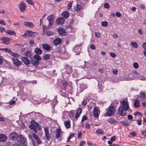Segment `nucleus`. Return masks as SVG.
<instances>
[{"mask_svg":"<svg viewBox=\"0 0 146 146\" xmlns=\"http://www.w3.org/2000/svg\"><path fill=\"white\" fill-rule=\"evenodd\" d=\"M121 105L118 109V112L119 115L123 116L126 115L125 111L129 109V103L127 101L122 100L121 102Z\"/></svg>","mask_w":146,"mask_h":146,"instance_id":"nucleus-1","label":"nucleus"},{"mask_svg":"<svg viewBox=\"0 0 146 146\" xmlns=\"http://www.w3.org/2000/svg\"><path fill=\"white\" fill-rule=\"evenodd\" d=\"M115 112V109L113 106H110L107 109L105 116H111L113 115Z\"/></svg>","mask_w":146,"mask_h":146,"instance_id":"nucleus-2","label":"nucleus"},{"mask_svg":"<svg viewBox=\"0 0 146 146\" xmlns=\"http://www.w3.org/2000/svg\"><path fill=\"white\" fill-rule=\"evenodd\" d=\"M17 140L18 143L16 144L17 146V144L25 143L26 141V139L25 137L21 135H18L17 137Z\"/></svg>","mask_w":146,"mask_h":146,"instance_id":"nucleus-3","label":"nucleus"},{"mask_svg":"<svg viewBox=\"0 0 146 146\" xmlns=\"http://www.w3.org/2000/svg\"><path fill=\"white\" fill-rule=\"evenodd\" d=\"M53 17L54 15H51L48 16L47 18V19L49 22V26L48 27V29L50 28L52 26L54 22Z\"/></svg>","mask_w":146,"mask_h":146,"instance_id":"nucleus-4","label":"nucleus"},{"mask_svg":"<svg viewBox=\"0 0 146 146\" xmlns=\"http://www.w3.org/2000/svg\"><path fill=\"white\" fill-rule=\"evenodd\" d=\"M45 131V136L47 140L50 141L51 138V135L50 134L49 130L47 127H46L44 129Z\"/></svg>","mask_w":146,"mask_h":146,"instance_id":"nucleus-5","label":"nucleus"},{"mask_svg":"<svg viewBox=\"0 0 146 146\" xmlns=\"http://www.w3.org/2000/svg\"><path fill=\"white\" fill-rule=\"evenodd\" d=\"M10 39L9 38L6 37H2L0 39V40L2 41V43L6 45L9 43Z\"/></svg>","mask_w":146,"mask_h":146,"instance_id":"nucleus-6","label":"nucleus"},{"mask_svg":"<svg viewBox=\"0 0 146 146\" xmlns=\"http://www.w3.org/2000/svg\"><path fill=\"white\" fill-rule=\"evenodd\" d=\"M81 46V44L80 45H77L74 48V51L78 55H79L80 54Z\"/></svg>","mask_w":146,"mask_h":146,"instance_id":"nucleus-7","label":"nucleus"},{"mask_svg":"<svg viewBox=\"0 0 146 146\" xmlns=\"http://www.w3.org/2000/svg\"><path fill=\"white\" fill-rule=\"evenodd\" d=\"M12 60L13 62V64L17 66H20L21 65V62L17 58H13Z\"/></svg>","mask_w":146,"mask_h":146,"instance_id":"nucleus-8","label":"nucleus"},{"mask_svg":"<svg viewBox=\"0 0 146 146\" xmlns=\"http://www.w3.org/2000/svg\"><path fill=\"white\" fill-rule=\"evenodd\" d=\"M19 8L20 11L22 12H23L26 9V6L25 3L23 2H21V3L19 5Z\"/></svg>","mask_w":146,"mask_h":146,"instance_id":"nucleus-9","label":"nucleus"},{"mask_svg":"<svg viewBox=\"0 0 146 146\" xmlns=\"http://www.w3.org/2000/svg\"><path fill=\"white\" fill-rule=\"evenodd\" d=\"M64 69L66 72L68 74H71L72 71V67L68 65H66L65 66Z\"/></svg>","mask_w":146,"mask_h":146,"instance_id":"nucleus-10","label":"nucleus"},{"mask_svg":"<svg viewBox=\"0 0 146 146\" xmlns=\"http://www.w3.org/2000/svg\"><path fill=\"white\" fill-rule=\"evenodd\" d=\"M35 33L32 31L27 30L23 35V36H25V37H28L29 36H33L32 34L34 33Z\"/></svg>","mask_w":146,"mask_h":146,"instance_id":"nucleus-11","label":"nucleus"},{"mask_svg":"<svg viewBox=\"0 0 146 146\" xmlns=\"http://www.w3.org/2000/svg\"><path fill=\"white\" fill-rule=\"evenodd\" d=\"M22 61L26 65H29L30 63V61L28 58L25 57H23L21 58Z\"/></svg>","mask_w":146,"mask_h":146,"instance_id":"nucleus-12","label":"nucleus"},{"mask_svg":"<svg viewBox=\"0 0 146 146\" xmlns=\"http://www.w3.org/2000/svg\"><path fill=\"white\" fill-rule=\"evenodd\" d=\"M65 21V19L63 18H60L57 19L56 22L58 25H62Z\"/></svg>","mask_w":146,"mask_h":146,"instance_id":"nucleus-13","label":"nucleus"},{"mask_svg":"<svg viewBox=\"0 0 146 146\" xmlns=\"http://www.w3.org/2000/svg\"><path fill=\"white\" fill-rule=\"evenodd\" d=\"M31 62L34 66H36L39 64V62L33 58H31Z\"/></svg>","mask_w":146,"mask_h":146,"instance_id":"nucleus-14","label":"nucleus"},{"mask_svg":"<svg viewBox=\"0 0 146 146\" xmlns=\"http://www.w3.org/2000/svg\"><path fill=\"white\" fill-rule=\"evenodd\" d=\"M99 113L100 111H99V113H98V110L97 107H94L93 110V114L94 117H98Z\"/></svg>","mask_w":146,"mask_h":146,"instance_id":"nucleus-15","label":"nucleus"},{"mask_svg":"<svg viewBox=\"0 0 146 146\" xmlns=\"http://www.w3.org/2000/svg\"><path fill=\"white\" fill-rule=\"evenodd\" d=\"M24 24L25 26L31 28H33L34 27V24L31 22L25 21L24 22Z\"/></svg>","mask_w":146,"mask_h":146,"instance_id":"nucleus-16","label":"nucleus"},{"mask_svg":"<svg viewBox=\"0 0 146 146\" xmlns=\"http://www.w3.org/2000/svg\"><path fill=\"white\" fill-rule=\"evenodd\" d=\"M56 137L58 139L61 137V133H62L60 128L56 129Z\"/></svg>","mask_w":146,"mask_h":146,"instance_id":"nucleus-17","label":"nucleus"},{"mask_svg":"<svg viewBox=\"0 0 146 146\" xmlns=\"http://www.w3.org/2000/svg\"><path fill=\"white\" fill-rule=\"evenodd\" d=\"M61 41L62 40L61 39L57 38L54 40L53 42L55 45L57 46L61 43Z\"/></svg>","mask_w":146,"mask_h":146,"instance_id":"nucleus-18","label":"nucleus"},{"mask_svg":"<svg viewBox=\"0 0 146 146\" xmlns=\"http://www.w3.org/2000/svg\"><path fill=\"white\" fill-rule=\"evenodd\" d=\"M82 9V7L81 5L79 4L78 3L75 6L74 10L77 11H78Z\"/></svg>","mask_w":146,"mask_h":146,"instance_id":"nucleus-19","label":"nucleus"},{"mask_svg":"<svg viewBox=\"0 0 146 146\" xmlns=\"http://www.w3.org/2000/svg\"><path fill=\"white\" fill-rule=\"evenodd\" d=\"M7 139V137L5 135L3 134H0V141L2 142H5Z\"/></svg>","mask_w":146,"mask_h":146,"instance_id":"nucleus-20","label":"nucleus"},{"mask_svg":"<svg viewBox=\"0 0 146 146\" xmlns=\"http://www.w3.org/2000/svg\"><path fill=\"white\" fill-rule=\"evenodd\" d=\"M18 135L15 133H13L10 135V139H15L18 137Z\"/></svg>","mask_w":146,"mask_h":146,"instance_id":"nucleus-21","label":"nucleus"},{"mask_svg":"<svg viewBox=\"0 0 146 146\" xmlns=\"http://www.w3.org/2000/svg\"><path fill=\"white\" fill-rule=\"evenodd\" d=\"M43 48L45 50L48 51L51 49V47L47 44H44L42 45Z\"/></svg>","mask_w":146,"mask_h":146,"instance_id":"nucleus-22","label":"nucleus"},{"mask_svg":"<svg viewBox=\"0 0 146 146\" xmlns=\"http://www.w3.org/2000/svg\"><path fill=\"white\" fill-rule=\"evenodd\" d=\"M6 33L11 35H15L16 34V33L15 31L11 30H7L6 31Z\"/></svg>","mask_w":146,"mask_h":146,"instance_id":"nucleus-23","label":"nucleus"},{"mask_svg":"<svg viewBox=\"0 0 146 146\" xmlns=\"http://www.w3.org/2000/svg\"><path fill=\"white\" fill-rule=\"evenodd\" d=\"M82 112V109L80 108L77 110L76 114L75 116V117L76 119H77L79 116L80 115Z\"/></svg>","mask_w":146,"mask_h":146,"instance_id":"nucleus-24","label":"nucleus"},{"mask_svg":"<svg viewBox=\"0 0 146 146\" xmlns=\"http://www.w3.org/2000/svg\"><path fill=\"white\" fill-rule=\"evenodd\" d=\"M62 16L65 18H67L69 16V13L67 11L63 12L62 14Z\"/></svg>","mask_w":146,"mask_h":146,"instance_id":"nucleus-25","label":"nucleus"},{"mask_svg":"<svg viewBox=\"0 0 146 146\" xmlns=\"http://www.w3.org/2000/svg\"><path fill=\"white\" fill-rule=\"evenodd\" d=\"M35 52L38 54H41L42 52V50L41 49L38 48H36L35 50Z\"/></svg>","mask_w":146,"mask_h":146,"instance_id":"nucleus-26","label":"nucleus"},{"mask_svg":"<svg viewBox=\"0 0 146 146\" xmlns=\"http://www.w3.org/2000/svg\"><path fill=\"white\" fill-rule=\"evenodd\" d=\"M64 124L65 126L67 128H69L70 127V122L69 120H67L64 121Z\"/></svg>","mask_w":146,"mask_h":146,"instance_id":"nucleus-27","label":"nucleus"},{"mask_svg":"<svg viewBox=\"0 0 146 146\" xmlns=\"http://www.w3.org/2000/svg\"><path fill=\"white\" fill-rule=\"evenodd\" d=\"M134 106L136 108H139V102L138 100L136 99L134 103Z\"/></svg>","mask_w":146,"mask_h":146,"instance_id":"nucleus-28","label":"nucleus"},{"mask_svg":"<svg viewBox=\"0 0 146 146\" xmlns=\"http://www.w3.org/2000/svg\"><path fill=\"white\" fill-rule=\"evenodd\" d=\"M10 54L15 58H19L20 56V55L19 54L15 52H13L12 51Z\"/></svg>","mask_w":146,"mask_h":146,"instance_id":"nucleus-29","label":"nucleus"},{"mask_svg":"<svg viewBox=\"0 0 146 146\" xmlns=\"http://www.w3.org/2000/svg\"><path fill=\"white\" fill-rule=\"evenodd\" d=\"M33 124V125L34 126H35V127L37 128H38V129L39 130H40L41 129V128L39 124L37 123V122H34V123H32Z\"/></svg>","mask_w":146,"mask_h":146,"instance_id":"nucleus-30","label":"nucleus"},{"mask_svg":"<svg viewBox=\"0 0 146 146\" xmlns=\"http://www.w3.org/2000/svg\"><path fill=\"white\" fill-rule=\"evenodd\" d=\"M58 32L60 35H62L65 32V30L63 28H60L58 30Z\"/></svg>","mask_w":146,"mask_h":146,"instance_id":"nucleus-31","label":"nucleus"},{"mask_svg":"<svg viewBox=\"0 0 146 146\" xmlns=\"http://www.w3.org/2000/svg\"><path fill=\"white\" fill-rule=\"evenodd\" d=\"M108 122L111 123H117L116 121L114 119L112 118H110L108 119Z\"/></svg>","mask_w":146,"mask_h":146,"instance_id":"nucleus-32","label":"nucleus"},{"mask_svg":"<svg viewBox=\"0 0 146 146\" xmlns=\"http://www.w3.org/2000/svg\"><path fill=\"white\" fill-rule=\"evenodd\" d=\"M25 55L26 56L29 58L32 56V54H31V52L30 51L26 52L25 53Z\"/></svg>","mask_w":146,"mask_h":146,"instance_id":"nucleus-33","label":"nucleus"},{"mask_svg":"<svg viewBox=\"0 0 146 146\" xmlns=\"http://www.w3.org/2000/svg\"><path fill=\"white\" fill-rule=\"evenodd\" d=\"M140 96L143 99L146 100V93L141 92H140Z\"/></svg>","mask_w":146,"mask_h":146,"instance_id":"nucleus-34","label":"nucleus"},{"mask_svg":"<svg viewBox=\"0 0 146 146\" xmlns=\"http://www.w3.org/2000/svg\"><path fill=\"white\" fill-rule=\"evenodd\" d=\"M96 132L97 133L100 135H103L104 133V132L102 129H98Z\"/></svg>","mask_w":146,"mask_h":146,"instance_id":"nucleus-35","label":"nucleus"},{"mask_svg":"<svg viewBox=\"0 0 146 146\" xmlns=\"http://www.w3.org/2000/svg\"><path fill=\"white\" fill-rule=\"evenodd\" d=\"M130 44L134 48H137L138 47V45L137 43L135 42H131Z\"/></svg>","mask_w":146,"mask_h":146,"instance_id":"nucleus-36","label":"nucleus"},{"mask_svg":"<svg viewBox=\"0 0 146 146\" xmlns=\"http://www.w3.org/2000/svg\"><path fill=\"white\" fill-rule=\"evenodd\" d=\"M30 128L33 130L36 133H37V131L36 128L33 125H31L29 126Z\"/></svg>","mask_w":146,"mask_h":146,"instance_id":"nucleus-37","label":"nucleus"},{"mask_svg":"<svg viewBox=\"0 0 146 146\" xmlns=\"http://www.w3.org/2000/svg\"><path fill=\"white\" fill-rule=\"evenodd\" d=\"M120 123L125 126H127L129 125V123L127 121H121Z\"/></svg>","mask_w":146,"mask_h":146,"instance_id":"nucleus-38","label":"nucleus"},{"mask_svg":"<svg viewBox=\"0 0 146 146\" xmlns=\"http://www.w3.org/2000/svg\"><path fill=\"white\" fill-rule=\"evenodd\" d=\"M33 58L38 61L41 59L40 56L38 55H35Z\"/></svg>","mask_w":146,"mask_h":146,"instance_id":"nucleus-39","label":"nucleus"},{"mask_svg":"<svg viewBox=\"0 0 146 146\" xmlns=\"http://www.w3.org/2000/svg\"><path fill=\"white\" fill-rule=\"evenodd\" d=\"M43 56L44 59L45 60H48L50 59V56L49 54H44Z\"/></svg>","mask_w":146,"mask_h":146,"instance_id":"nucleus-40","label":"nucleus"},{"mask_svg":"<svg viewBox=\"0 0 146 146\" xmlns=\"http://www.w3.org/2000/svg\"><path fill=\"white\" fill-rule=\"evenodd\" d=\"M138 78L142 80H146V78L145 77L142 76H141L140 74L137 77Z\"/></svg>","mask_w":146,"mask_h":146,"instance_id":"nucleus-41","label":"nucleus"},{"mask_svg":"<svg viewBox=\"0 0 146 146\" xmlns=\"http://www.w3.org/2000/svg\"><path fill=\"white\" fill-rule=\"evenodd\" d=\"M102 25L103 27H107L108 25V23L106 21H103L102 22Z\"/></svg>","mask_w":146,"mask_h":146,"instance_id":"nucleus-42","label":"nucleus"},{"mask_svg":"<svg viewBox=\"0 0 146 146\" xmlns=\"http://www.w3.org/2000/svg\"><path fill=\"white\" fill-rule=\"evenodd\" d=\"M2 50H3L7 52H8L9 54H10V53L11 51V50L7 48H2Z\"/></svg>","mask_w":146,"mask_h":146,"instance_id":"nucleus-43","label":"nucleus"},{"mask_svg":"<svg viewBox=\"0 0 146 146\" xmlns=\"http://www.w3.org/2000/svg\"><path fill=\"white\" fill-rule=\"evenodd\" d=\"M27 1L28 4L31 5H34L35 4V3L32 0H27Z\"/></svg>","mask_w":146,"mask_h":146,"instance_id":"nucleus-44","label":"nucleus"},{"mask_svg":"<svg viewBox=\"0 0 146 146\" xmlns=\"http://www.w3.org/2000/svg\"><path fill=\"white\" fill-rule=\"evenodd\" d=\"M74 135V134H72L70 135L68 138L67 140V142H69L70 139L73 137V136Z\"/></svg>","mask_w":146,"mask_h":146,"instance_id":"nucleus-45","label":"nucleus"},{"mask_svg":"<svg viewBox=\"0 0 146 146\" xmlns=\"http://www.w3.org/2000/svg\"><path fill=\"white\" fill-rule=\"evenodd\" d=\"M87 102L86 100L84 99L83 101L82 102V106H84L87 104Z\"/></svg>","mask_w":146,"mask_h":146,"instance_id":"nucleus-46","label":"nucleus"},{"mask_svg":"<svg viewBox=\"0 0 146 146\" xmlns=\"http://www.w3.org/2000/svg\"><path fill=\"white\" fill-rule=\"evenodd\" d=\"M5 31V29L3 27L0 26V32L3 33Z\"/></svg>","mask_w":146,"mask_h":146,"instance_id":"nucleus-47","label":"nucleus"},{"mask_svg":"<svg viewBox=\"0 0 146 146\" xmlns=\"http://www.w3.org/2000/svg\"><path fill=\"white\" fill-rule=\"evenodd\" d=\"M95 36L98 38H99L100 37L101 35L99 32H96L95 33Z\"/></svg>","mask_w":146,"mask_h":146,"instance_id":"nucleus-48","label":"nucleus"},{"mask_svg":"<svg viewBox=\"0 0 146 146\" xmlns=\"http://www.w3.org/2000/svg\"><path fill=\"white\" fill-rule=\"evenodd\" d=\"M133 66L134 68L137 69L138 68L139 65L137 63L135 62L133 64Z\"/></svg>","mask_w":146,"mask_h":146,"instance_id":"nucleus-49","label":"nucleus"},{"mask_svg":"<svg viewBox=\"0 0 146 146\" xmlns=\"http://www.w3.org/2000/svg\"><path fill=\"white\" fill-rule=\"evenodd\" d=\"M104 7L107 9L109 8L110 7V5L107 3H106L104 4Z\"/></svg>","mask_w":146,"mask_h":146,"instance_id":"nucleus-50","label":"nucleus"},{"mask_svg":"<svg viewBox=\"0 0 146 146\" xmlns=\"http://www.w3.org/2000/svg\"><path fill=\"white\" fill-rule=\"evenodd\" d=\"M140 115L141 116H142V113L138 111H136L135 112L134 114V115Z\"/></svg>","mask_w":146,"mask_h":146,"instance_id":"nucleus-51","label":"nucleus"},{"mask_svg":"<svg viewBox=\"0 0 146 146\" xmlns=\"http://www.w3.org/2000/svg\"><path fill=\"white\" fill-rule=\"evenodd\" d=\"M110 55L112 57L115 58L116 56V54L113 52H111L110 53Z\"/></svg>","mask_w":146,"mask_h":146,"instance_id":"nucleus-52","label":"nucleus"},{"mask_svg":"<svg viewBox=\"0 0 146 146\" xmlns=\"http://www.w3.org/2000/svg\"><path fill=\"white\" fill-rule=\"evenodd\" d=\"M72 5V2H69L68 4V9H71Z\"/></svg>","mask_w":146,"mask_h":146,"instance_id":"nucleus-53","label":"nucleus"},{"mask_svg":"<svg viewBox=\"0 0 146 146\" xmlns=\"http://www.w3.org/2000/svg\"><path fill=\"white\" fill-rule=\"evenodd\" d=\"M17 146H28L25 143L18 144H17Z\"/></svg>","mask_w":146,"mask_h":146,"instance_id":"nucleus-54","label":"nucleus"},{"mask_svg":"<svg viewBox=\"0 0 146 146\" xmlns=\"http://www.w3.org/2000/svg\"><path fill=\"white\" fill-rule=\"evenodd\" d=\"M130 135H131L132 137H134L137 135V134L135 131H133L131 133Z\"/></svg>","mask_w":146,"mask_h":146,"instance_id":"nucleus-55","label":"nucleus"},{"mask_svg":"<svg viewBox=\"0 0 146 146\" xmlns=\"http://www.w3.org/2000/svg\"><path fill=\"white\" fill-rule=\"evenodd\" d=\"M82 133L81 131H80L78 134V138L79 139H80L82 137Z\"/></svg>","mask_w":146,"mask_h":146,"instance_id":"nucleus-56","label":"nucleus"},{"mask_svg":"<svg viewBox=\"0 0 146 146\" xmlns=\"http://www.w3.org/2000/svg\"><path fill=\"white\" fill-rule=\"evenodd\" d=\"M33 146H37L36 145L35 141L33 139H32L31 141Z\"/></svg>","mask_w":146,"mask_h":146,"instance_id":"nucleus-57","label":"nucleus"},{"mask_svg":"<svg viewBox=\"0 0 146 146\" xmlns=\"http://www.w3.org/2000/svg\"><path fill=\"white\" fill-rule=\"evenodd\" d=\"M87 119V117L85 115H84L82 117V119L81 121V122L84 121L85 120H86Z\"/></svg>","mask_w":146,"mask_h":146,"instance_id":"nucleus-58","label":"nucleus"},{"mask_svg":"<svg viewBox=\"0 0 146 146\" xmlns=\"http://www.w3.org/2000/svg\"><path fill=\"white\" fill-rule=\"evenodd\" d=\"M74 113L72 112H70V113L69 116V117L70 118H72L74 117Z\"/></svg>","mask_w":146,"mask_h":146,"instance_id":"nucleus-59","label":"nucleus"},{"mask_svg":"<svg viewBox=\"0 0 146 146\" xmlns=\"http://www.w3.org/2000/svg\"><path fill=\"white\" fill-rule=\"evenodd\" d=\"M86 143L85 141H82L80 142V146H82L84 145Z\"/></svg>","mask_w":146,"mask_h":146,"instance_id":"nucleus-60","label":"nucleus"},{"mask_svg":"<svg viewBox=\"0 0 146 146\" xmlns=\"http://www.w3.org/2000/svg\"><path fill=\"white\" fill-rule=\"evenodd\" d=\"M116 15L117 17H119L121 16V14L119 12H117L116 13Z\"/></svg>","mask_w":146,"mask_h":146,"instance_id":"nucleus-61","label":"nucleus"},{"mask_svg":"<svg viewBox=\"0 0 146 146\" xmlns=\"http://www.w3.org/2000/svg\"><path fill=\"white\" fill-rule=\"evenodd\" d=\"M36 141L37 144H40L42 142L40 141V139L39 138H38V139H36Z\"/></svg>","mask_w":146,"mask_h":146,"instance_id":"nucleus-62","label":"nucleus"},{"mask_svg":"<svg viewBox=\"0 0 146 146\" xmlns=\"http://www.w3.org/2000/svg\"><path fill=\"white\" fill-rule=\"evenodd\" d=\"M53 33L52 31H48L47 32L46 34L48 36H50L53 35Z\"/></svg>","mask_w":146,"mask_h":146,"instance_id":"nucleus-63","label":"nucleus"},{"mask_svg":"<svg viewBox=\"0 0 146 146\" xmlns=\"http://www.w3.org/2000/svg\"><path fill=\"white\" fill-rule=\"evenodd\" d=\"M32 136L35 139H37L38 138L37 135L35 133H33Z\"/></svg>","mask_w":146,"mask_h":146,"instance_id":"nucleus-64","label":"nucleus"}]
</instances>
